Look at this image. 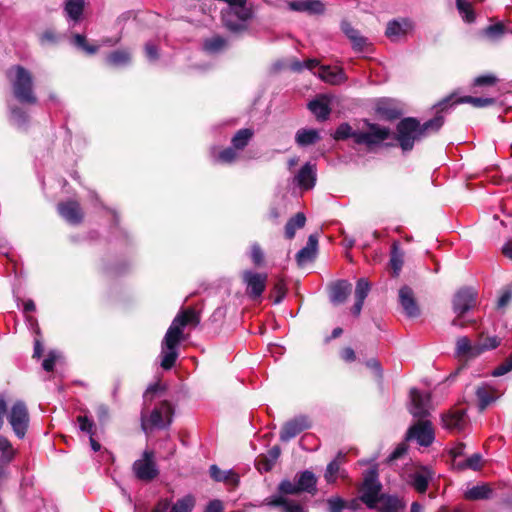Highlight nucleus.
Listing matches in <instances>:
<instances>
[{
	"mask_svg": "<svg viewBox=\"0 0 512 512\" xmlns=\"http://www.w3.org/2000/svg\"><path fill=\"white\" fill-rule=\"evenodd\" d=\"M300 489H298V483L295 479V482H292L288 479H284L279 483L278 486V494L288 497V495H294L300 493Z\"/></svg>",
	"mask_w": 512,
	"mask_h": 512,
	"instance_id": "09e8293b",
	"label": "nucleus"
},
{
	"mask_svg": "<svg viewBox=\"0 0 512 512\" xmlns=\"http://www.w3.org/2000/svg\"><path fill=\"white\" fill-rule=\"evenodd\" d=\"M306 217L304 213L299 212L294 217L289 219L285 225V236L288 239H292L295 236L296 230L304 227Z\"/></svg>",
	"mask_w": 512,
	"mask_h": 512,
	"instance_id": "e433bc0d",
	"label": "nucleus"
},
{
	"mask_svg": "<svg viewBox=\"0 0 512 512\" xmlns=\"http://www.w3.org/2000/svg\"><path fill=\"white\" fill-rule=\"evenodd\" d=\"M399 303L409 318H416L420 315V308L415 300L413 290L408 286H403L399 290Z\"/></svg>",
	"mask_w": 512,
	"mask_h": 512,
	"instance_id": "f3484780",
	"label": "nucleus"
},
{
	"mask_svg": "<svg viewBox=\"0 0 512 512\" xmlns=\"http://www.w3.org/2000/svg\"><path fill=\"white\" fill-rule=\"evenodd\" d=\"M318 237L316 234H311L308 237L306 245L296 254V261L299 266L311 261L317 252Z\"/></svg>",
	"mask_w": 512,
	"mask_h": 512,
	"instance_id": "393cba45",
	"label": "nucleus"
},
{
	"mask_svg": "<svg viewBox=\"0 0 512 512\" xmlns=\"http://www.w3.org/2000/svg\"><path fill=\"white\" fill-rule=\"evenodd\" d=\"M477 405L480 411L485 410L498 398L496 389L488 383H482L475 390Z\"/></svg>",
	"mask_w": 512,
	"mask_h": 512,
	"instance_id": "4be33fe9",
	"label": "nucleus"
},
{
	"mask_svg": "<svg viewBox=\"0 0 512 512\" xmlns=\"http://www.w3.org/2000/svg\"><path fill=\"white\" fill-rule=\"evenodd\" d=\"M145 54L149 61L154 62L158 60L159 54L158 49L155 44L152 42H148L145 45Z\"/></svg>",
	"mask_w": 512,
	"mask_h": 512,
	"instance_id": "e2e57ef3",
	"label": "nucleus"
},
{
	"mask_svg": "<svg viewBox=\"0 0 512 512\" xmlns=\"http://www.w3.org/2000/svg\"><path fill=\"white\" fill-rule=\"evenodd\" d=\"M457 103H468L473 105L474 107H487L494 103V99L492 98H483V97H472V96H464L458 98L453 101V104Z\"/></svg>",
	"mask_w": 512,
	"mask_h": 512,
	"instance_id": "a18cd8bd",
	"label": "nucleus"
},
{
	"mask_svg": "<svg viewBox=\"0 0 512 512\" xmlns=\"http://www.w3.org/2000/svg\"><path fill=\"white\" fill-rule=\"evenodd\" d=\"M309 427L310 421L306 416L295 417L283 425L280 439L283 442H287Z\"/></svg>",
	"mask_w": 512,
	"mask_h": 512,
	"instance_id": "4468645a",
	"label": "nucleus"
},
{
	"mask_svg": "<svg viewBox=\"0 0 512 512\" xmlns=\"http://www.w3.org/2000/svg\"><path fill=\"white\" fill-rule=\"evenodd\" d=\"M340 475V464L337 460L331 461L326 468L324 477L328 483H333Z\"/></svg>",
	"mask_w": 512,
	"mask_h": 512,
	"instance_id": "6e6d98bb",
	"label": "nucleus"
},
{
	"mask_svg": "<svg viewBox=\"0 0 512 512\" xmlns=\"http://www.w3.org/2000/svg\"><path fill=\"white\" fill-rule=\"evenodd\" d=\"M290 10L320 14L324 11V5L319 0H293L288 3Z\"/></svg>",
	"mask_w": 512,
	"mask_h": 512,
	"instance_id": "b1692460",
	"label": "nucleus"
},
{
	"mask_svg": "<svg viewBox=\"0 0 512 512\" xmlns=\"http://www.w3.org/2000/svg\"><path fill=\"white\" fill-rule=\"evenodd\" d=\"M478 344L479 355L485 351L497 348L500 345V339L496 336L487 337L484 340L476 342Z\"/></svg>",
	"mask_w": 512,
	"mask_h": 512,
	"instance_id": "5fc2aeb1",
	"label": "nucleus"
},
{
	"mask_svg": "<svg viewBox=\"0 0 512 512\" xmlns=\"http://www.w3.org/2000/svg\"><path fill=\"white\" fill-rule=\"evenodd\" d=\"M79 429L90 436H93L94 434V423L90 419H88L86 416H78L77 418Z\"/></svg>",
	"mask_w": 512,
	"mask_h": 512,
	"instance_id": "052dcab7",
	"label": "nucleus"
},
{
	"mask_svg": "<svg viewBox=\"0 0 512 512\" xmlns=\"http://www.w3.org/2000/svg\"><path fill=\"white\" fill-rule=\"evenodd\" d=\"M226 45V41L224 38L220 36H214L212 38H209L205 40L204 42V49L207 52L210 53H216L221 51Z\"/></svg>",
	"mask_w": 512,
	"mask_h": 512,
	"instance_id": "3c124183",
	"label": "nucleus"
},
{
	"mask_svg": "<svg viewBox=\"0 0 512 512\" xmlns=\"http://www.w3.org/2000/svg\"><path fill=\"white\" fill-rule=\"evenodd\" d=\"M318 77L322 81L331 85H339L347 80V77L342 69H332L330 66H320Z\"/></svg>",
	"mask_w": 512,
	"mask_h": 512,
	"instance_id": "a878e982",
	"label": "nucleus"
},
{
	"mask_svg": "<svg viewBox=\"0 0 512 512\" xmlns=\"http://www.w3.org/2000/svg\"><path fill=\"white\" fill-rule=\"evenodd\" d=\"M293 183L302 190H310L316 184V166L310 162L305 163L295 174Z\"/></svg>",
	"mask_w": 512,
	"mask_h": 512,
	"instance_id": "2eb2a0df",
	"label": "nucleus"
},
{
	"mask_svg": "<svg viewBox=\"0 0 512 512\" xmlns=\"http://www.w3.org/2000/svg\"><path fill=\"white\" fill-rule=\"evenodd\" d=\"M133 471L140 480L149 481L155 478L158 470L154 462V453L148 450L144 451L142 458L134 462Z\"/></svg>",
	"mask_w": 512,
	"mask_h": 512,
	"instance_id": "f8f14e48",
	"label": "nucleus"
},
{
	"mask_svg": "<svg viewBox=\"0 0 512 512\" xmlns=\"http://www.w3.org/2000/svg\"><path fill=\"white\" fill-rule=\"evenodd\" d=\"M342 30L345 35L351 40L353 48L357 51H362L367 45V39L360 35L349 23H342Z\"/></svg>",
	"mask_w": 512,
	"mask_h": 512,
	"instance_id": "473e14b6",
	"label": "nucleus"
},
{
	"mask_svg": "<svg viewBox=\"0 0 512 512\" xmlns=\"http://www.w3.org/2000/svg\"><path fill=\"white\" fill-rule=\"evenodd\" d=\"M456 6L465 22L472 23L475 20V13L468 0H456Z\"/></svg>",
	"mask_w": 512,
	"mask_h": 512,
	"instance_id": "37998d69",
	"label": "nucleus"
},
{
	"mask_svg": "<svg viewBox=\"0 0 512 512\" xmlns=\"http://www.w3.org/2000/svg\"><path fill=\"white\" fill-rule=\"evenodd\" d=\"M264 505L281 507L282 512H308L307 508L294 500L283 495H272L266 498L263 502Z\"/></svg>",
	"mask_w": 512,
	"mask_h": 512,
	"instance_id": "a211bd4d",
	"label": "nucleus"
},
{
	"mask_svg": "<svg viewBox=\"0 0 512 512\" xmlns=\"http://www.w3.org/2000/svg\"><path fill=\"white\" fill-rule=\"evenodd\" d=\"M376 111L381 116L390 120L398 118L401 114V111L396 106H394L390 100L387 99L380 100L377 103Z\"/></svg>",
	"mask_w": 512,
	"mask_h": 512,
	"instance_id": "72a5a7b5",
	"label": "nucleus"
},
{
	"mask_svg": "<svg viewBox=\"0 0 512 512\" xmlns=\"http://www.w3.org/2000/svg\"><path fill=\"white\" fill-rule=\"evenodd\" d=\"M84 0H68L65 5V12L69 19L78 21L83 13Z\"/></svg>",
	"mask_w": 512,
	"mask_h": 512,
	"instance_id": "a19ab883",
	"label": "nucleus"
},
{
	"mask_svg": "<svg viewBox=\"0 0 512 512\" xmlns=\"http://www.w3.org/2000/svg\"><path fill=\"white\" fill-rule=\"evenodd\" d=\"M58 357H59V354L57 352H55V351L49 352L48 356L44 359V361L42 363L43 369L48 372L52 371Z\"/></svg>",
	"mask_w": 512,
	"mask_h": 512,
	"instance_id": "680f3d73",
	"label": "nucleus"
},
{
	"mask_svg": "<svg viewBox=\"0 0 512 512\" xmlns=\"http://www.w3.org/2000/svg\"><path fill=\"white\" fill-rule=\"evenodd\" d=\"M240 152L236 150L234 147H227L222 151L213 153V159L217 163L221 164H232L239 158Z\"/></svg>",
	"mask_w": 512,
	"mask_h": 512,
	"instance_id": "4c0bfd02",
	"label": "nucleus"
},
{
	"mask_svg": "<svg viewBox=\"0 0 512 512\" xmlns=\"http://www.w3.org/2000/svg\"><path fill=\"white\" fill-rule=\"evenodd\" d=\"M200 316L193 308L181 310L169 326L161 345V366L168 370L173 367L178 357V345L183 339L186 326L196 327Z\"/></svg>",
	"mask_w": 512,
	"mask_h": 512,
	"instance_id": "f257e3e1",
	"label": "nucleus"
},
{
	"mask_svg": "<svg viewBox=\"0 0 512 512\" xmlns=\"http://www.w3.org/2000/svg\"><path fill=\"white\" fill-rule=\"evenodd\" d=\"M253 135V130L249 128L240 129L231 140L232 147L241 152L248 145Z\"/></svg>",
	"mask_w": 512,
	"mask_h": 512,
	"instance_id": "f704fd0d",
	"label": "nucleus"
},
{
	"mask_svg": "<svg viewBox=\"0 0 512 512\" xmlns=\"http://www.w3.org/2000/svg\"><path fill=\"white\" fill-rule=\"evenodd\" d=\"M350 293L351 284L346 280H340L336 282L331 288V302L336 305L342 304L346 301Z\"/></svg>",
	"mask_w": 512,
	"mask_h": 512,
	"instance_id": "c85d7f7f",
	"label": "nucleus"
},
{
	"mask_svg": "<svg viewBox=\"0 0 512 512\" xmlns=\"http://www.w3.org/2000/svg\"><path fill=\"white\" fill-rule=\"evenodd\" d=\"M410 400L409 411L419 421L409 428L406 438L408 440L414 439L419 445L427 447L434 441L432 424L425 419L432 409L430 394L411 389Z\"/></svg>",
	"mask_w": 512,
	"mask_h": 512,
	"instance_id": "f03ea898",
	"label": "nucleus"
},
{
	"mask_svg": "<svg viewBox=\"0 0 512 512\" xmlns=\"http://www.w3.org/2000/svg\"><path fill=\"white\" fill-rule=\"evenodd\" d=\"M477 293L472 288H462L457 291L453 298V310L458 316L468 312L476 301Z\"/></svg>",
	"mask_w": 512,
	"mask_h": 512,
	"instance_id": "ddd939ff",
	"label": "nucleus"
},
{
	"mask_svg": "<svg viewBox=\"0 0 512 512\" xmlns=\"http://www.w3.org/2000/svg\"><path fill=\"white\" fill-rule=\"evenodd\" d=\"M502 253L505 257L512 260V238L503 245Z\"/></svg>",
	"mask_w": 512,
	"mask_h": 512,
	"instance_id": "774afa93",
	"label": "nucleus"
},
{
	"mask_svg": "<svg viewBox=\"0 0 512 512\" xmlns=\"http://www.w3.org/2000/svg\"><path fill=\"white\" fill-rule=\"evenodd\" d=\"M482 462V456L479 453H475L469 458H467L464 461H458L455 463L457 469L464 470V469H472V470H479L481 467Z\"/></svg>",
	"mask_w": 512,
	"mask_h": 512,
	"instance_id": "c03bdc74",
	"label": "nucleus"
},
{
	"mask_svg": "<svg viewBox=\"0 0 512 512\" xmlns=\"http://www.w3.org/2000/svg\"><path fill=\"white\" fill-rule=\"evenodd\" d=\"M442 425L451 432H460L467 425V416L464 410H453L442 415Z\"/></svg>",
	"mask_w": 512,
	"mask_h": 512,
	"instance_id": "6ab92c4d",
	"label": "nucleus"
},
{
	"mask_svg": "<svg viewBox=\"0 0 512 512\" xmlns=\"http://www.w3.org/2000/svg\"><path fill=\"white\" fill-rule=\"evenodd\" d=\"M412 22L409 19L403 18L399 20H392L387 24L386 35L392 40L406 35L412 30Z\"/></svg>",
	"mask_w": 512,
	"mask_h": 512,
	"instance_id": "5701e85b",
	"label": "nucleus"
},
{
	"mask_svg": "<svg viewBox=\"0 0 512 512\" xmlns=\"http://www.w3.org/2000/svg\"><path fill=\"white\" fill-rule=\"evenodd\" d=\"M7 420L19 439H23L29 427V413L26 404L17 400L7 412Z\"/></svg>",
	"mask_w": 512,
	"mask_h": 512,
	"instance_id": "6e6552de",
	"label": "nucleus"
},
{
	"mask_svg": "<svg viewBox=\"0 0 512 512\" xmlns=\"http://www.w3.org/2000/svg\"><path fill=\"white\" fill-rule=\"evenodd\" d=\"M72 42H73V44L75 46L81 48L82 50H84L88 54H94L97 51V47L96 46L88 45L86 43L85 37L83 35H81V34H75L73 36Z\"/></svg>",
	"mask_w": 512,
	"mask_h": 512,
	"instance_id": "4d7b16f0",
	"label": "nucleus"
},
{
	"mask_svg": "<svg viewBox=\"0 0 512 512\" xmlns=\"http://www.w3.org/2000/svg\"><path fill=\"white\" fill-rule=\"evenodd\" d=\"M512 371V354L491 373L493 377H500Z\"/></svg>",
	"mask_w": 512,
	"mask_h": 512,
	"instance_id": "13d9d810",
	"label": "nucleus"
},
{
	"mask_svg": "<svg viewBox=\"0 0 512 512\" xmlns=\"http://www.w3.org/2000/svg\"><path fill=\"white\" fill-rule=\"evenodd\" d=\"M341 358L346 362H352L356 359V355L352 348L347 347L342 350Z\"/></svg>",
	"mask_w": 512,
	"mask_h": 512,
	"instance_id": "338daca9",
	"label": "nucleus"
},
{
	"mask_svg": "<svg viewBox=\"0 0 512 512\" xmlns=\"http://www.w3.org/2000/svg\"><path fill=\"white\" fill-rule=\"evenodd\" d=\"M382 484L378 479L376 468H370L364 474L363 483L360 487V500L368 508L373 507L375 501L380 497Z\"/></svg>",
	"mask_w": 512,
	"mask_h": 512,
	"instance_id": "1a4fd4ad",
	"label": "nucleus"
},
{
	"mask_svg": "<svg viewBox=\"0 0 512 512\" xmlns=\"http://www.w3.org/2000/svg\"><path fill=\"white\" fill-rule=\"evenodd\" d=\"M370 291V283L365 278H360L357 281L355 288V304L352 307V314L359 316L364 304V300Z\"/></svg>",
	"mask_w": 512,
	"mask_h": 512,
	"instance_id": "bb28decb",
	"label": "nucleus"
},
{
	"mask_svg": "<svg viewBox=\"0 0 512 512\" xmlns=\"http://www.w3.org/2000/svg\"><path fill=\"white\" fill-rule=\"evenodd\" d=\"M222 21L231 31H240L246 28V22L251 17V9L245 0L232 1L222 10Z\"/></svg>",
	"mask_w": 512,
	"mask_h": 512,
	"instance_id": "39448f33",
	"label": "nucleus"
},
{
	"mask_svg": "<svg viewBox=\"0 0 512 512\" xmlns=\"http://www.w3.org/2000/svg\"><path fill=\"white\" fill-rule=\"evenodd\" d=\"M422 139L420 122L415 118H405L397 125V140L404 151L413 148L414 143Z\"/></svg>",
	"mask_w": 512,
	"mask_h": 512,
	"instance_id": "0eeeda50",
	"label": "nucleus"
},
{
	"mask_svg": "<svg viewBox=\"0 0 512 512\" xmlns=\"http://www.w3.org/2000/svg\"><path fill=\"white\" fill-rule=\"evenodd\" d=\"M505 32L506 28L501 22L490 25L483 30V34L492 41L499 40Z\"/></svg>",
	"mask_w": 512,
	"mask_h": 512,
	"instance_id": "de8ad7c7",
	"label": "nucleus"
},
{
	"mask_svg": "<svg viewBox=\"0 0 512 512\" xmlns=\"http://www.w3.org/2000/svg\"><path fill=\"white\" fill-rule=\"evenodd\" d=\"M479 349L477 343H471V341L463 336L459 337L456 341V355L459 357H466L468 359L476 358L479 356Z\"/></svg>",
	"mask_w": 512,
	"mask_h": 512,
	"instance_id": "cd10ccee",
	"label": "nucleus"
},
{
	"mask_svg": "<svg viewBox=\"0 0 512 512\" xmlns=\"http://www.w3.org/2000/svg\"><path fill=\"white\" fill-rule=\"evenodd\" d=\"M17 455V449H15L10 440L0 435V465L6 466L10 464L15 456Z\"/></svg>",
	"mask_w": 512,
	"mask_h": 512,
	"instance_id": "7c9ffc66",
	"label": "nucleus"
},
{
	"mask_svg": "<svg viewBox=\"0 0 512 512\" xmlns=\"http://www.w3.org/2000/svg\"><path fill=\"white\" fill-rule=\"evenodd\" d=\"M296 480L298 483V489H300L301 492H307L314 494L316 492V477L315 475L306 470L296 475Z\"/></svg>",
	"mask_w": 512,
	"mask_h": 512,
	"instance_id": "2f4dec72",
	"label": "nucleus"
},
{
	"mask_svg": "<svg viewBox=\"0 0 512 512\" xmlns=\"http://www.w3.org/2000/svg\"><path fill=\"white\" fill-rule=\"evenodd\" d=\"M497 81V78L494 75H482L474 80V85L483 86V85H493Z\"/></svg>",
	"mask_w": 512,
	"mask_h": 512,
	"instance_id": "0e129e2a",
	"label": "nucleus"
},
{
	"mask_svg": "<svg viewBox=\"0 0 512 512\" xmlns=\"http://www.w3.org/2000/svg\"><path fill=\"white\" fill-rule=\"evenodd\" d=\"M308 108L319 120L327 119L330 114V108L323 99H315L310 101Z\"/></svg>",
	"mask_w": 512,
	"mask_h": 512,
	"instance_id": "ea45409f",
	"label": "nucleus"
},
{
	"mask_svg": "<svg viewBox=\"0 0 512 512\" xmlns=\"http://www.w3.org/2000/svg\"><path fill=\"white\" fill-rule=\"evenodd\" d=\"M492 494V490L487 485H476L466 490L464 496L468 500L488 499Z\"/></svg>",
	"mask_w": 512,
	"mask_h": 512,
	"instance_id": "58836bf2",
	"label": "nucleus"
},
{
	"mask_svg": "<svg viewBox=\"0 0 512 512\" xmlns=\"http://www.w3.org/2000/svg\"><path fill=\"white\" fill-rule=\"evenodd\" d=\"M10 120L14 125L21 128L27 124L28 115L21 108L12 107L10 110Z\"/></svg>",
	"mask_w": 512,
	"mask_h": 512,
	"instance_id": "603ef678",
	"label": "nucleus"
},
{
	"mask_svg": "<svg viewBox=\"0 0 512 512\" xmlns=\"http://www.w3.org/2000/svg\"><path fill=\"white\" fill-rule=\"evenodd\" d=\"M404 508L405 503L399 497L389 494H381L374 506L369 507L377 512H400Z\"/></svg>",
	"mask_w": 512,
	"mask_h": 512,
	"instance_id": "aec40b11",
	"label": "nucleus"
},
{
	"mask_svg": "<svg viewBox=\"0 0 512 512\" xmlns=\"http://www.w3.org/2000/svg\"><path fill=\"white\" fill-rule=\"evenodd\" d=\"M224 506L220 500H212L208 503L205 512H223Z\"/></svg>",
	"mask_w": 512,
	"mask_h": 512,
	"instance_id": "69168bd1",
	"label": "nucleus"
},
{
	"mask_svg": "<svg viewBox=\"0 0 512 512\" xmlns=\"http://www.w3.org/2000/svg\"><path fill=\"white\" fill-rule=\"evenodd\" d=\"M107 61L113 66H124L130 62V53L126 50H117L109 54Z\"/></svg>",
	"mask_w": 512,
	"mask_h": 512,
	"instance_id": "49530a36",
	"label": "nucleus"
},
{
	"mask_svg": "<svg viewBox=\"0 0 512 512\" xmlns=\"http://www.w3.org/2000/svg\"><path fill=\"white\" fill-rule=\"evenodd\" d=\"M366 125V131H353L349 124L343 123L336 129L334 138L336 140H344L352 137L356 144L371 148L381 144L390 135V130L387 127L373 123H366Z\"/></svg>",
	"mask_w": 512,
	"mask_h": 512,
	"instance_id": "7ed1b4c3",
	"label": "nucleus"
},
{
	"mask_svg": "<svg viewBox=\"0 0 512 512\" xmlns=\"http://www.w3.org/2000/svg\"><path fill=\"white\" fill-rule=\"evenodd\" d=\"M210 476L217 482H225L233 486H236L239 482L238 475L232 470H221L216 465H211Z\"/></svg>",
	"mask_w": 512,
	"mask_h": 512,
	"instance_id": "c756f323",
	"label": "nucleus"
},
{
	"mask_svg": "<svg viewBox=\"0 0 512 512\" xmlns=\"http://www.w3.org/2000/svg\"><path fill=\"white\" fill-rule=\"evenodd\" d=\"M433 477L427 467H419L408 475V482L419 493H424Z\"/></svg>",
	"mask_w": 512,
	"mask_h": 512,
	"instance_id": "412c9836",
	"label": "nucleus"
},
{
	"mask_svg": "<svg viewBox=\"0 0 512 512\" xmlns=\"http://www.w3.org/2000/svg\"><path fill=\"white\" fill-rule=\"evenodd\" d=\"M268 276L266 273H259L253 270L242 272V281L246 286L247 295L253 299H259L266 288Z\"/></svg>",
	"mask_w": 512,
	"mask_h": 512,
	"instance_id": "9d476101",
	"label": "nucleus"
},
{
	"mask_svg": "<svg viewBox=\"0 0 512 512\" xmlns=\"http://www.w3.org/2000/svg\"><path fill=\"white\" fill-rule=\"evenodd\" d=\"M319 139V133L315 129H300L297 131L295 136V140L299 146L314 144Z\"/></svg>",
	"mask_w": 512,
	"mask_h": 512,
	"instance_id": "c9c22d12",
	"label": "nucleus"
},
{
	"mask_svg": "<svg viewBox=\"0 0 512 512\" xmlns=\"http://www.w3.org/2000/svg\"><path fill=\"white\" fill-rule=\"evenodd\" d=\"M6 75L12 86L13 94L18 101L28 104L37 103V98L33 91V78L29 70L21 65H14L7 70Z\"/></svg>",
	"mask_w": 512,
	"mask_h": 512,
	"instance_id": "20e7f679",
	"label": "nucleus"
},
{
	"mask_svg": "<svg viewBox=\"0 0 512 512\" xmlns=\"http://www.w3.org/2000/svg\"><path fill=\"white\" fill-rule=\"evenodd\" d=\"M390 264L394 275L398 276L403 266V254L397 249L395 245L391 253Z\"/></svg>",
	"mask_w": 512,
	"mask_h": 512,
	"instance_id": "864d4df0",
	"label": "nucleus"
},
{
	"mask_svg": "<svg viewBox=\"0 0 512 512\" xmlns=\"http://www.w3.org/2000/svg\"><path fill=\"white\" fill-rule=\"evenodd\" d=\"M250 258L256 267H263L265 265V254L261 246L254 242L250 246Z\"/></svg>",
	"mask_w": 512,
	"mask_h": 512,
	"instance_id": "8fccbe9b",
	"label": "nucleus"
},
{
	"mask_svg": "<svg viewBox=\"0 0 512 512\" xmlns=\"http://www.w3.org/2000/svg\"><path fill=\"white\" fill-rule=\"evenodd\" d=\"M173 409L169 402L163 401L156 406L146 417L144 413L141 416L142 429L147 433L148 430L154 428L163 429L168 427L172 422Z\"/></svg>",
	"mask_w": 512,
	"mask_h": 512,
	"instance_id": "423d86ee",
	"label": "nucleus"
},
{
	"mask_svg": "<svg viewBox=\"0 0 512 512\" xmlns=\"http://www.w3.org/2000/svg\"><path fill=\"white\" fill-rule=\"evenodd\" d=\"M443 123V116L438 114L434 118L423 123L422 125L420 124L422 138L428 136L431 133L437 132L442 127Z\"/></svg>",
	"mask_w": 512,
	"mask_h": 512,
	"instance_id": "79ce46f5",
	"label": "nucleus"
},
{
	"mask_svg": "<svg viewBox=\"0 0 512 512\" xmlns=\"http://www.w3.org/2000/svg\"><path fill=\"white\" fill-rule=\"evenodd\" d=\"M329 512H342L346 509V502L340 497H331L327 500Z\"/></svg>",
	"mask_w": 512,
	"mask_h": 512,
	"instance_id": "bf43d9fd",
	"label": "nucleus"
},
{
	"mask_svg": "<svg viewBox=\"0 0 512 512\" xmlns=\"http://www.w3.org/2000/svg\"><path fill=\"white\" fill-rule=\"evenodd\" d=\"M57 210L60 216L72 225H77L82 222L83 212L77 201L69 200L61 202L58 204Z\"/></svg>",
	"mask_w": 512,
	"mask_h": 512,
	"instance_id": "dca6fc26",
	"label": "nucleus"
},
{
	"mask_svg": "<svg viewBox=\"0 0 512 512\" xmlns=\"http://www.w3.org/2000/svg\"><path fill=\"white\" fill-rule=\"evenodd\" d=\"M195 503V497L191 494L179 498L176 502H172L168 498H162L156 503L151 512H192Z\"/></svg>",
	"mask_w": 512,
	"mask_h": 512,
	"instance_id": "9b49d317",
	"label": "nucleus"
}]
</instances>
